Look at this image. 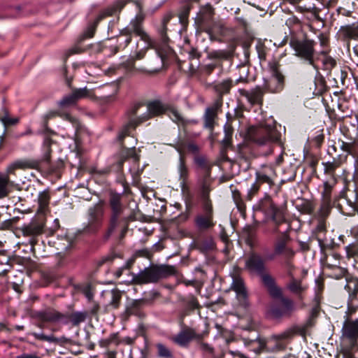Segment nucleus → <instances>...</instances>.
<instances>
[{"instance_id": "obj_1", "label": "nucleus", "mask_w": 358, "mask_h": 358, "mask_svg": "<svg viewBox=\"0 0 358 358\" xmlns=\"http://www.w3.org/2000/svg\"><path fill=\"white\" fill-rule=\"evenodd\" d=\"M142 104L136 103L129 109L125 113L126 122L122 125L118 134V140L122 141L124 138L129 136L131 131L134 130L143 122L155 117L164 115L169 110V106L164 104L159 100H154L147 103V111L137 116L138 110Z\"/></svg>"}, {"instance_id": "obj_2", "label": "nucleus", "mask_w": 358, "mask_h": 358, "mask_svg": "<svg viewBox=\"0 0 358 358\" xmlns=\"http://www.w3.org/2000/svg\"><path fill=\"white\" fill-rule=\"evenodd\" d=\"M135 3L139 9V12L130 21L128 26L122 29L117 37V45L115 53L118 50L125 48L132 40V36L140 37L141 40L147 44V48L154 47V41L143 29L145 14L143 13L142 7L138 1Z\"/></svg>"}, {"instance_id": "obj_3", "label": "nucleus", "mask_w": 358, "mask_h": 358, "mask_svg": "<svg viewBox=\"0 0 358 358\" xmlns=\"http://www.w3.org/2000/svg\"><path fill=\"white\" fill-rule=\"evenodd\" d=\"M245 269L251 273L257 274L270 296H280L281 288L275 278L267 271L266 260L258 253L252 252L245 260Z\"/></svg>"}, {"instance_id": "obj_4", "label": "nucleus", "mask_w": 358, "mask_h": 358, "mask_svg": "<svg viewBox=\"0 0 358 358\" xmlns=\"http://www.w3.org/2000/svg\"><path fill=\"white\" fill-rule=\"evenodd\" d=\"M86 317L85 313H63L55 308H48L35 313L34 317L40 322L51 324L61 323L71 327H79Z\"/></svg>"}, {"instance_id": "obj_5", "label": "nucleus", "mask_w": 358, "mask_h": 358, "mask_svg": "<svg viewBox=\"0 0 358 358\" xmlns=\"http://www.w3.org/2000/svg\"><path fill=\"white\" fill-rule=\"evenodd\" d=\"M176 272L174 266L167 264L152 265L145 268L143 271L134 275L133 282L138 285L155 283L162 278L175 275Z\"/></svg>"}, {"instance_id": "obj_6", "label": "nucleus", "mask_w": 358, "mask_h": 358, "mask_svg": "<svg viewBox=\"0 0 358 358\" xmlns=\"http://www.w3.org/2000/svg\"><path fill=\"white\" fill-rule=\"evenodd\" d=\"M176 272L174 266L167 264L152 265L145 268L143 271L134 275L133 282L138 285L155 283L162 278L175 275Z\"/></svg>"}, {"instance_id": "obj_7", "label": "nucleus", "mask_w": 358, "mask_h": 358, "mask_svg": "<svg viewBox=\"0 0 358 358\" xmlns=\"http://www.w3.org/2000/svg\"><path fill=\"white\" fill-rule=\"evenodd\" d=\"M248 137L252 142L259 145H267L279 141L280 134L274 124H264L259 127H250Z\"/></svg>"}, {"instance_id": "obj_8", "label": "nucleus", "mask_w": 358, "mask_h": 358, "mask_svg": "<svg viewBox=\"0 0 358 358\" xmlns=\"http://www.w3.org/2000/svg\"><path fill=\"white\" fill-rule=\"evenodd\" d=\"M315 44L314 40L307 38L306 36L302 40L292 38L289 42L290 46L295 52V55L315 68H316L315 66Z\"/></svg>"}, {"instance_id": "obj_9", "label": "nucleus", "mask_w": 358, "mask_h": 358, "mask_svg": "<svg viewBox=\"0 0 358 358\" xmlns=\"http://www.w3.org/2000/svg\"><path fill=\"white\" fill-rule=\"evenodd\" d=\"M271 296L273 299H280L281 305H271L268 310L269 316L276 320H281L284 318H290L296 310L294 301L289 298L284 297L282 296V289L280 296Z\"/></svg>"}, {"instance_id": "obj_10", "label": "nucleus", "mask_w": 358, "mask_h": 358, "mask_svg": "<svg viewBox=\"0 0 358 358\" xmlns=\"http://www.w3.org/2000/svg\"><path fill=\"white\" fill-rule=\"evenodd\" d=\"M358 320H347L343 327L341 338L342 349L345 353H350L357 345Z\"/></svg>"}, {"instance_id": "obj_11", "label": "nucleus", "mask_w": 358, "mask_h": 358, "mask_svg": "<svg viewBox=\"0 0 358 358\" xmlns=\"http://www.w3.org/2000/svg\"><path fill=\"white\" fill-rule=\"evenodd\" d=\"M269 69L271 76L268 80H265L263 87L266 92L278 93L284 89L285 77L280 71V64L275 61L269 62Z\"/></svg>"}, {"instance_id": "obj_12", "label": "nucleus", "mask_w": 358, "mask_h": 358, "mask_svg": "<svg viewBox=\"0 0 358 358\" xmlns=\"http://www.w3.org/2000/svg\"><path fill=\"white\" fill-rule=\"evenodd\" d=\"M123 196L122 194L110 192L109 198V204L111 208V217L110 220V225L107 232L105 235V238L108 239L115 229L117 226L119 217L124 211V206L122 204Z\"/></svg>"}, {"instance_id": "obj_13", "label": "nucleus", "mask_w": 358, "mask_h": 358, "mask_svg": "<svg viewBox=\"0 0 358 358\" xmlns=\"http://www.w3.org/2000/svg\"><path fill=\"white\" fill-rule=\"evenodd\" d=\"M290 238L287 232L282 233L273 244V253L268 256V259L273 260L278 256L285 259H292L295 255L294 250L289 246Z\"/></svg>"}, {"instance_id": "obj_14", "label": "nucleus", "mask_w": 358, "mask_h": 358, "mask_svg": "<svg viewBox=\"0 0 358 358\" xmlns=\"http://www.w3.org/2000/svg\"><path fill=\"white\" fill-rule=\"evenodd\" d=\"M103 210L101 206H94L88 210L87 224L85 231L88 233H94L101 227L103 223Z\"/></svg>"}, {"instance_id": "obj_15", "label": "nucleus", "mask_w": 358, "mask_h": 358, "mask_svg": "<svg viewBox=\"0 0 358 358\" xmlns=\"http://www.w3.org/2000/svg\"><path fill=\"white\" fill-rule=\"evenodd\" d=\"M259 208L277 226L285 220L283 210L278 208L270 199H266L260 205Z\"/></svg>"}, {"instance_id": "obj_16", "label": "nucleus", "mask_w": 358, "mask_h": 358, "mask_svg": "<svg viewBox=\"0 0 358 358\" xmlns=\"http://www.w3.org/2000/svg\"><path fill=\"white\" fill-rule=\"evenodd\" d=\"M266 92L263 86L260 85H257L250 90L245 89L238 90L239 94L245 97L252 106L258 105L262 106L264 101V95Z\"/></svg>"}, {"instance_id": "obj_17", "label": "nucleus", "mask_w": 358, "mask_h": 358, "mask_svg": "<svg viewBox=\"0 0 358 358\" xmlns=\"http://www.w3.org/2000/svg\"><path fill=\"white\" fill-rule=\"evenodd\" d=\"M40 162L38 160L33 159H22L16 160L10 164L3 176H8L10 178V175H15V171L17 169H37L39 167ZM3 176V174H1Z\"/></svg>"}, {"instance_id": "obj_18", "label": "nucleus", "mask_w": 358, "mask_h": 358, "mask_svg": "<svg viewBox=\"0 0 358 358\" xmlns=\"http://www.w3.org/2000/svg\"><path fill=\"white\" fill-rule=\"evenodd\" d=\"M213 179L211 174L199 173L196 181L199 199H210V193L213 189Z\"/></svg>"}, {"instance_id": "obj_19", "label": "nucleus", "mask_w": 358, "mask_h": 358, "mask_svg": "<svg viewBox=\"0 0 358 358\" xmlns=\"http://www.w3.org/2000/svg\"><path fill=\"white\" fill-rule=\"evenodd\" d=\"M232 282L231 289L236 292V298L243 305H246L248 298V292L243 279L240 276L239 273L236 272L231 274Z\"/></svg>"}, {"instance_id": "obj_20", "label": "nucleus", "mask_w": 358, "mask_h": 358, "mask_svg": "<svg viewBox=\"0 0 358 358\" xmlns=\"http://www.w3.org/2000/svg\"><path fill=\"white\" fill-rule=\"evenodd\" d=\"M45 224L43 222L34 220L27 224H24L22 229V233L24 236H29L31 238L30 243L34 245L36 241L34 238L41 235L44 231Z\"/></svg>"}, {"instance_id": "obj_21", "label": "nucleus", "mask_w": 358, "mask_h": 358, "mask_svg": "<svg viewBox=\"0 0 358 358\" xmlns=\"http://www.w3.org/2000/svg\"><path fill=\"white\" fill-rule=\"evenodd\" d=\"M184 145L180 143L176 145V149L180 153L179 162L178 166V171L179 173V180L180 181V186L184 188L187 186L189 178V170L185 164V157L183 155Z\"/></svg>"}, {"instance_id": "obj_22", "label": "nucleus", "mask_w": 358, "mask_h": 358, "mask_svg": "<svg viewBox=\"0 0 358 358\" xmlns=\"http://www.w3.org/2000/svg\"><path fill=\"white\" fill-rule=\"evenodd\" d=\"M345 289L349 294L348 309L355 310L358 308V279L351 278L348 280Z\"/></svg>"}, {"instance_id": "obj_23", "label": "nucleus", "mask_w": 358, "mask_h": 358, "mask_svg": "<svg viewBox=\"0 0 358 358\" xmlns=\"http://www.w3.org/2000/svg\"><path fill=\"white\" fill-rule=\"evenodd\" d=\"M194 338H201V336L196 333L194 329L186 328L181 330L178 334L171 338V341L181 347H186Z\"/></svg>"}, {"instance_id": "obj_24", "label": "nucleus", "mask_w": 358, "mask_h": 358, "mask_svg": "<svg viewBox=\"0 0 358 358\" xmlns=\"http://www.w3.org/2000/svg\"><path fill=\"white\" fill-rule=\"evenodd\" d=\"M286 287L292 294L296 296L299 301H303L308 286L303 283L301 279L292 277Z\"/></svg>"}, {"instance_id": "obj_25", "label": "nucleus", "mask_w": 358, "mask_h": 358, "mask_svg": "<svg viewBox=\"0 0 358 358\" xmlns=\"http://www.w3.org/2000/svg\"><path fill=\"white\" fill-rule=\"evenodd\" d=\"M338 37L343 41L350 42L351 40H358V23H352L341 26L337 33Z\"/></svg>"}, {"instance_id": "obj_26", "label": "nucleus", "mask_w": 358, "mask_h": 358, "mask_svg": "<svg viewBox=\"0 0 358 358\" xmlns=\"http://www.w3.org/2000/svg\"><path fill=\"white\" fill-rule=\"evenodd\" d=\"M275 175V171L273 168L270 166H265L261 170L256 172V183L259 186L261 184L266 183L270 187L274 185L273 177Z\"/></svg>"}, {"instance_id": "obj_27", "label": "nucleus", "mask_w": 358, "mask_h": 358, "mask_svg": "<svg viewBox=\"0 0 358 358\" xmlns=\"http://www.w3.org/2000/svg\"><path fill=\"white\" fill-rule=\"evenodd\" d=\"M129 1L130 0H117L113 5L101 12L96 19V23H99L106 17L112 16L117 13H120Z\"/></svg>"}, {"instance_id": "obj_28", "label": "nucleus", "mask_w": 358, "mask_h": 358, "mask_svg": "<svg viewBox=\"0 0 358 358\" xmlns=\"http://www.w3.org/2000/svg\"><path fill=\"white\" fill-rule=\"evenodd\" d=\"M146 300L144 299L132 300L127 303L125 308V314L127 316L136 315L139 317L145 316L144 313L141 311L143 307L146 304Z\"/></svg>"}, {"instance_id": "obj_29", "label": "nucleus", "mask_w": 358, "mask_h": 358, "mask_svg": "<svg viewBox=\"0 0 358 358\" xmlns=\"http://www.w3.org/2000/svg\"><path fill=\"white\" fill-rule=\"evenodd\" d=\"M199 1V0H182L180 1V6L178 15L180 22L182 24L187 23L189 12L192 8L193 3Z\"/></svg>"}, {"instance_id": "obj_30", "label": "nucleus", "mask_w": 358, "mask_h": 358, "mask_svg": "<svg viewBox=\"0 0 358 358\" xmlns=\"http://www.w3.org/2000/svg\"><path fill=\"white\" fill-rule=\"evenodd\" d=\"M169 51L168 48H166L165 51L158 50L156 52L155 56L153 57L150 64V71L152 73H156L160 71L164 64V61L166 59L167 52Z\"/></svg>"}, {"instance_id": "obj_31", "label": "nucleus", "mask_w": 358, "mask_h": 358, "mask_svg": "<svg viewBox=\"0 0 358 358\" xmlns=\"http://www.w3.org/2000/svg\"><path fill=\"white\" fill-rule=\"evenodd\" d=\"M102 294H106L110 300L106 306V308H111L113 309H117L121 303L122 297V292L117 288L112 289L108 291H103Z\"/></svg>"}, {"instance_id": "obj_32", "label": "nucleus", "mask_w": 358, "mask_h": 358, "mask_svg": "<svg viewBox=\"0 0 358 358\" xmlns=\"http://www.w3.org/2000/svg\"><path fill=\"white\" fill-rule=\"evenodd\" d=\"M211 85L214 91L217 94V96L223 98L224 94L229 93L234 84L233 80L228 78L220 82L213 83Z\"/></svg>"}, {"instance_id": "obj_33", "label": "nucleus", "mask_w": 358, "mask_h": 358, "mask_svg": "<svg viewBox=\"0 0 358 358\" xmlns=\"http://www.w3.org/2000/svg\"><path fill=\"white\" fill-rule=\"evenodd\" d=\"M214 15V8L210 3H206L201 8L199 13L197 15L198 22L202 25L208 23L213 20Z\"/></svg>"}, {"instance_id": "obj_34", "label": "nucleus", "mask_w": 358, "mask_h": 358, "mask_svg": "<svg viewBox=\"0 0 358 358\" xmlns=\"http://www.w3.org/2000/svg\"><path fill=\"white\" fill-rule=\"evenodd\" d=\"M195 224L200 230H207L215 226L213 217L197 215L195 217Z\"/></svg>"}, {"instance_id": "obj_35", "label": "nucleus", "mask_w": 358, "mask_h": 358, "mask_svg": "<svg viewBox=\"0 0 358 358\" xmlns=\"http://www.w3.org/2000/svg\"><path fill=\"white\" fill-rule=\"evenodd\" d=\"M50 200V194L48 189H45L39 193L38 196V213L45 214L48 211Z\"/></svg>"}, {"instance_id": "obj_36", "label": "nucleus", "mask_w": 358, "mask_h": 358, "mask_svg": "<svg viewBox=\"0 0 358 358\" xmlns=\"http://www.w3.org/2000/svg\"><path fill=\"white\" fill-rule=\"evenodd\" d=\"M243 236L246 243L250 247L254 248L257 243V231L254 227L247 226L243 229Z\"/></svg>"}, {"instance_id": "obj_37", "label": "nucleus", "mask_w": 358, "mask_h": 358, "mask_svg": "<svg viewBox=\"0 0 358 358\" xmlns=\"http://www.w3.org/2000/svg\"><path fill=\"white\" fill-rule=\"evenodd\" d=\"M120 165H122L125 160L129 159H131L134 162H138L140 159V155L137 152L135 147L131 148H123L120 152Z\"/></svg>"}, {"instance_id": "obj_38", "label": "nucleus", "mask_w": 358, "mask_h": 358, "mask_svg": "<svg viewBox=\"0 0 358 358\" xmlns=\"http://www.w3.org/2000/svg\"><path fill=\"white\" fill-rule=\"evenodd\" d=\"M234 48L230 50H217L210 52L208 55V57L210 59H224L227 60L230 59L234 54Z\"/></svg>"}, {"instance_id": "obj_39", "label": "nucleus", "mask_w": 358, "mask_h": 358, "mask_svg": "<svg viewBox=\"0 0 358 358\" xmlns=\"http://www.w3.org/2000/svg\"><path fill=\"white\" fill-rule=\"evenodd\" d=\"M194 164L201 169L200 173L211 174L212 164L203 156L196 155L194 159Z\"/></svg>"}, {"instance_id": "obj_40", "label": "nucleus", "mask_w": 358, "mask_h": 358, "mask_svg": "<svg viewBox=\"0 0 358 358\" xmlns=\"http://www.w3.org/2000/svg\"><path fill=\"white\" fill-rule=\"evenodd\" d=\"M337 183V180L332 177L331 180L325 181L323 183V191L322 192V199L331 201V193L333 189Z\"/></svg>"}, {"instance_id": "obj_41", "label": "nucleus", "mask_w": 358, "mask_h": 358, "mask_svg": "<svg viewBox=\"0 0 358 358\" xmlns=\"http://www.w3.org/2000/svg\"><path fill=\"white\" fill-rule=\"evenodd\" d=\"M201 213L198 215L213 217L214 210L213 201L210 199H199Z\"/></svg>"}, {"instance_id": "obj_42", "label": "nucleus", "mask_w": 358, "mask_h": 358, "mask_svg": "<svg viewBox=\"0 0 358 358\" xmlns=\"http://www.w3.org/2000/svg\"><path fill=\"white\" fill-rule=\"evenodd\" d=\"M60 115V111L59 110H50L45 115H43L41 117V124L45 131L50 134H55V132L50 129L48 127V122L50 120H52Z\"/></svg>"}, {"instance_id": "obj_43", "label": "nucleus", "mask_w": 358, "mask_h": 358, "mask_svg": "<svg viewBox=\"0 0 358 358\" xmlns=\"http://www.w3.org/2000/svg\"><path fill=\"white\" fill-rule=\"evenodd\" d=\"M217 117V115L210 112L209 110H205V113L203 115V127L206 129H209L210 131H213L215 125V120Z\"/></svg>"}, {"instance_id": "obj_44", "label": "nucleus", "mask_w": 358, "mask_h": 358, "mask_svg": "<svg viewBox=\"0 0 358 358\" xmlns=\"http://www.w3.org/2000/svg\"><path fill=\"white\" fill-rule=\"evenodd\" d=\"M155 348L157 350V356L159 358H174V354L172 350L164 343H156Z\"/></svg>"}, {"instance_id": "obj_45", "label": "nucleus", "mask_w": 358, "mask_h": 358, "mask_svg": "<svg viewBox=\"0 0 358 358\" xmlns=\"http://www.w3.org/2000/svg\"><path fill=\"white\" fill-rule=\"evenodd\" d=\"M231 192H232V197L233 200L236 203V206L241 214H245L246 210V206L242 199L241 194L238 189L236 188L233 189V187L231 186Z\"/></svg>"}, {"instance_id": "obj_46", "label": "nucleus", "mask_w": 358, "mask_h": 358, "mask_svg": "<svg viewBox=\"0 0 358 358\" xmlns=\"http://www.w3.org/2000/svg\"><path fill=\"white\" fill-rule=\"evenodd\" d=\"M245 340V344L248 346H252L253 348V351L258 354L260 353L265 348H266V342L264 340L256 338L253 340Z\"/></svg>"}, {"instance_id": "obj_47", "label": "nucleus", "mask_w": 358, "mask_h": 358, "mask_svg": "<svg viewBox=\"0 0 358 358\" xmlns=\"http://www.w3.org/2000/svg\"><path fill=\"white\" fill-rule=\"evenodd\" d=\"M77 102L85 98H92L94 96V91L92 90L87 89L86 87L83 88L74 89L72 91Z\"/></svg>"}, {"instance_id": "obj_48", "label": "nucleus", "mask_w": 358, "mask_h": 358, "mask_svg": "<svg viewBox=\"0 0 358 358\" xmlns=\"http://www.w3.org/2000/svg\"><path fill=\"white\" fill-rule=\"evenodd\" d=\"M182 301L185 305L184 315H187L188 312L192 311L199 307L197 299L193 295H189L187 298L183 299Z\"/></svg>"}, {"instance_id": "obj_49", "label": "nucleus", "mask_w": 358, "mask_h": 358, "mask_svg": "<svg viewBox=\"0 0 358 358\" xmlns=\"http://www.w3.org/2000/svg\"><path fill=\"white\" fill-rule=\"evenodd\" d=\"M77 101L71 92V94L64 96L60 101H58L57 106L62 108H66L73 106L77 104Z\"/></svg>"}, {"instance_id": "obj_50", "label": "nucleus", "mask_w": 358, "mask_h": 358, "mask_svg": "<svg viewBox=\"0 0 358 358\" xmlns=\"http://www.w3.org/2000/svg\"><path fill=\"white\" fill-rule=\"evenodd\" d=\"M92 307L90 308L88 311L83 310V311H73L72 313H86V317L85 320L83 321V322H85L87 319H91L92 317H94L96 318L98 317V313L100 310V306L98 302L96 301H92Z\"/></svg>"}, {"instance_id": "obj_51", "label": "nucleus", "mask_w": 358, "mask_h": 358, "mask_svg": "<svg viewBox=\"0 0 358 358\" xmlns=\"http://www.w3.org/2000/svg\"><path fill=\"white\" fill-rule=\"evenodd\" d=\"M10 179L8 176L0 174V199L6 197L9 194L8 184Z\"/></svg>"}, {"instance_id": "obj_52", "label": "nucleus", "mask_w": 358, "mask_h": 358, "mask_svg": "<svg viewBox=\"0 0 358 358\" xmlns=\"http://www.w3.org/2000/svg\"><path fill=\"white\" fill-rule=\"evenodd\" d=\"M224 129V137L222 141V145L225 149H227L231 146L233 129L229 125H225Z\"/></svg>"}, {"instance_id": "obj_53", "label": "nucleus", "mask_w": 358, "mask_h": 358, "mask_svg": "<svg viewBox=\"0 0 358 358\" xmlns=\"http://www.w3.org/2000/svg\"><path fill=\"white\" fill-rule=\"evenodd\" d=\"M170 114L169 116L172 119L173 121L178 124H180L182 125H185L187 123L186 120L182 117V115L179 113L178 110L173 108H169V110Z\"/></svg>"}, {"instance_id": "obj_54", "label": "nucleus", "mask_w": 358, "mask_h": 358, "mask_svg": "<svg viewBox=\"0 0 358 358\" xmlns=\"http://www.w3.org/2000/svg\"><path fill=\"white\" fill-rule=\"evenodd\" d=\"M31 335H32L35 338V339L42 341H47L49 343H58L59 342V339L58 338L55 337L53 335L47 336L43 334V333L36 332L31 333Z\"/></svg>"}, {"instance_id": "obj_55", "label": "nucleus", "mask_w": 358, "mask_h": 358, "mask_svg": "<svg viewBox=\"0 0 358 358\" xmlns=\"http://www.w3.org/2000/svg\"><path fill=\"white\" fill-rule=\"evenodd\" d=\"M223 104V98L222 97H217L213 103L207 107L206 110H209L210 112L218 115L219 111L221 110Z\"/></svg>"}, {"instance_id": "obj_56", "label": "nucleus", "mask_w": 358, "mask_h": 358, "mask_svg": "<svg viewBox=\"0 0 358 358\" xmlns=\"http://www.w3.org/2000/svg\"><path fill=\"white\" fill-rule=\"evenodd\" d=\"M294 334V332L293 330L287 329L282 333L273 335L272 338L277 341H284L292 338Z\"/></svg>"}, {"instance_id": "obj_57", "label": "nucleus", "mask_w": 358, "mask_h": 358, "mask_svg": "<svg viewBox=\"0 0 358 358\" xmlns=\"http://www.w3.org/2000/svg\"><path fill=\"white\" fill-rule=\"evenodd\" d=\"M199 350L206 357H211L214 353V348L208 343H200L198 345Z\"/></svg>"}, {"instance_id": "obj_58", "label": "nucleus", "mask_w": 358, "mask_h": 358, "mask_svg": "<svg viewBox=\"0 0 358 358\" xmlns=\"http://www.w3.org/2000/svg\"><path fill=\"white\" fill-rule=\"evenodd\" d=\"M180 143H182L184 145L185 148L183 149V151L185 150V149L187 148L189 152L196 155V156L198 155L200 151V148L196 143L190 142L186 145L183 141H180L177 143L176 145Z\"/></svg>"}, {"instance_id": "obj_59", "label": "nucleus", "mask_w": 358, "mask_h": 358, "mask_svg": "<svg viewBox=\"0 0 358 358\" xmlns=\"http://www.w3.org/2000/svg\"><path fill=\"white\" fill-rule=\"evenodd\" d=\"M353 195L352 196V198H350L348 194V192H341V196L343 199H345V200L346 201L347 203L351 206V207H355L356 203H357V196L356 194H354L353 192H351Z\"/></svg>"}, {"instance_id": "obj_60", "label": "nucleus", "mask_w": 358, "mask_h": 358, "mask_svg": "<svg viewBox=\"0 0 358 358\" xmlns=\"http://www.w3.org/2000/svg\"><path fill=\"white\" fill-rule=\"evenodd\" d=\"M52 139L50 137H45L43 141V145L46 148V152L43 157V160L48 162L50 157V152H51V144H52Z\"/></svg>"}, {"instance_id": "obj_61", "label": "nucleus", "mask_w": 358, "mask_h": 358, "mask_svg": "<svg viewBox=\"0 0 358 358\" xmlns=\"http://www.w3.org/2000/svg\"><path fill=\"white\" fill-rule=\"evenodd\" d=\"M331 208V201L322 200L320 209V214L323 215H329L330 210Z\"/></svg>"}, {"instance_id": "obj_62", "label": "nucleus", "mask_w": 358, "mask_h": 358, "mask_svg": "<svg viewBox=\"0 0 358 358\" xmlns=\"http://www.w3.org/2000/svg\"><path fill=\"white\" fill-rule=\"evenodd\" d=\"M112 343L115 345L119 343L117 335L115 334H111L108 338L101 341V345L103 347H108Z\"/></svg>"}, {"instance_id": "obj_63", "label": "nucleus", "mask_w": 358, "mask_h": 358, "mask_svg": "<svg viewBox=\"0 0 358 358\" xmlns=\"http://www.w3.org/2000/svg\"><path fill=\"white\" fill-rule=\"evenodd\" d=\"M324 166V172L329 174H333L334 171L338 167L339 164L335 161L334 162H327L326 163H323Z\"/></svg>"}, {"instance_id": "obj_64", "label": "nucleus", "mask_w": 358, "mask_h": 358, "mask_svg": "<svg viewBox=\"0 0 358 358\" xmlns=\"http://www.w3.org/2000/svg\"><path fill=\"white\" fill-rule=\"evenodd\" d=\"M323 66L326 70L330 71L336 64V62L331 57L325 56L322 61Z\"/></svg>"}]
</instances>
